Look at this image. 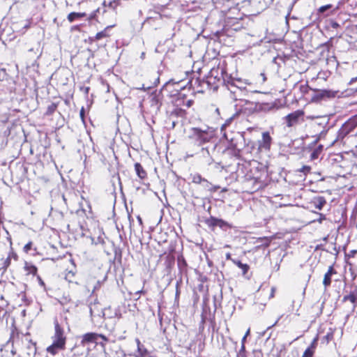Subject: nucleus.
Masks as SVG:
<instances>
[{
  "mask_svg": "<svg viewBox=\"0 0 357 357\" xmlns=\"http://www.w3.org/2000/svg\"><path fill=\"white\" fill-rule=\"evenodd\" d=\"M93 17H94V15H91L89 17V20L93 19Z\"/></svg>",
  "mask_w": 357,
  "mask_h": 357,
  "instance_id": "8fccbe9b",
  "label": "nucleus"
},
{
  "mask_svg": "<svg viewBox=\"0 0 357 357\" xmlns=\"http://www.w3.org/2000/svg\"><path fill=\"white\" fill-rule=\"evenodd\" d=\"M226 258H227V259H231V254H230V253H229V252H228V253H227V254H226Z\"/></svg>",
  "mask_w": 357,
  "mask_h": 357,
  "instance_id": "a18cd8bd",
  "label": "nucleus"
},
{
  "mask_svg": "<svg viewBox=\"0 0 357 357\" xmlns=\"http://www.w3.org/2000/svg\"><path fill=\"white\" fill-rule=\"evenodd\" d=\"M201 185L206 189L211 190V184L206 179L204 178Z\"/></svg>",
  "mask_w": 357,
  "mask_h": 357,
  "instance_id": "cd10ccee",
  "label": "nucleus"
},
{
  "mask_svg": "<svg viewBox=\"0 0 357 357\" xmlns=\"http://www.w3.org/2000/svg\"><path fill=\"white\" fill-rule=\"evenodd\" d=\"M331 8V4L323 6L320 7L319 11L323 13V12L326 11V10H328V9H329Z\"/></svg>",
  "mask_w": 357,
  "mask_h": 357,
  "instance_id": "2f4dec72",
  "label": "nucleus"
},
{
  "mask_svg": "<svg viewBox=\"0 0 357 357\" xmlns=\"http://www.w3.org/2000/svg\"><path fill=\"white\" fill-rule=\"evenodd\" d=\"M24 268L29 274H33V275H36L37 273V270H38L37 268L34 265H33L31 264H28V263L25 264Z\"/></svg>",
  "mask_w": 357,
  "mask_h": 357,
  "instance_id": "a211bd4d",
  "label": "nucleus"
},
{
  "mask_svg": "<svg viewBox=\"0 0 357 357\" xmlns=\"http://www.w3.org/2000/svg\"><path fill=\"white\" fill-rule=\"evenodd\" d=\"M86 15V14L85 13L72 12L68 15L67 19L70 22H73L75 20L85 17Z\"/></svg>",
  "mask_w": 357,
  "mask_h": 357,
  "instance_id": "9d476101",
  "label": "nucleus"
},
{
  "mask_svg": "<svg viewBox=\"0 0 357 357\" xmlns=\"http://www.w3.org/2000/svg\"><path fill=\"white\" fill-rule=\"evenodd\" d=\"M135 169L136 174L140 178H144L146 176V172L144 170L143 167L139 163H136L135 165Z\"/></svg>",
  "mask_w": 357,
  "mask_h": 357,
  "instance_id": "f8f14e48",
  "label": "nucleus"
},
{
  "mask_svg": "<svg viewBox=\"0 0 357 357\" xmlns=\"http://www.w3.org/2000/svg\"><path fill=\"white\" fill-rule=\"evenodd\" d=\"M31 246H32V243L31 242H29L28 243H26L24 247V250L26 252H28L31 248Z\"/></svg>",
  "mask_w": 357,
  "mask_h": 357,
  "instance_id": "7c9ffc66",
  "label": "nucleus"
},
{
  "mask_svg": "<svg viewBox=\"0 0 357 357\" xmlns=\"http://www.w3.org/2000/svg\"><path fill=\"white\" fill-rule=\"evenodd\" d=\"M326 203V199L323 197H317L314 202V206L318 210H321Z\"/></svg>",
  "mask_w": 357,
  "mask_h": 357,
  "instance_id": "ddd939ff",
  "label": "nucleus"
},
{
  "mask_svg": "<svg viewBox=\"0 0 357 357\" xmlns=\"http://www.w3.org/2000/svg\"><path fill=\"white\" fill-rule=\"evenodd\" d=\"M272 144V137L268 132H264L261 135V139L258 141V149L260 151H268L271 149Z\"/></svg>",
  "mask_w": 357,
  "mask_h": 357,
  "instance_id": "20e7f679",
  "label": "nucleus"
},
{
  "mask_svg": "<svg viewBox=\"0 0 357 357\" xmlns=\"http://www.w3.org/2000/svg\"><path fill=\"white\" fill-rule=\"evenodd\" d=\"M311 167L310 166L304 165L303 166L299 172L304 173L305 174H307L310 172Z\"/></svg>",
  "mask_w": 357,
  "mask_h": 357,
  "instance_id": "c85d7f7f",
  "label": "nucleus"
},
{
  "mask_svg": "<svg viewBox=\"0 0 357 357\" xmlns=\"http://www.w3.org/2000/svg\"><path fill=\"white\" fill-rule=\"evenodd\" d=\"M192 104V100H189L186 102V107H191Z\"/></svg>",
  "mask_w": 357,
  "mask_h": 357,
  "instance_id": "58836bf2",
  "label": "nucleus"
},
{
  "mask_svg": "<svg viewBox=\"0 0 357 357\" xmlns=\"http://www.w3.org/2000/svg\"><path fill=\"white\" fill-rule=\"evenodd\" d=\"M246 337L243 336L242 340H241V345H245V342L246 341Z\"/></svg>",
  "mask_w": 357,
  "mask_h": 357,
  "instance_id": "ea45409f",
  "label": "nucleus"
},
{
  "mask_svg": "<svg viewBox=\"0 0 357 357\" xmlns=\"http://www.w3.org/2000/svg\"><path fill=\"white\" fill-rule=\"evenodd\" d=\"M250 82L248 79H242L241 78H232L231 81L228 82V89L231 91V93H235V91H233L231 87H236L238 89L243 90L245 89L247 85H250Z\"/></svg>",
  "mask_w": 357,
  "mask_h": 357,
  "instance_id": "39448f33",
  "label": "nucleus"
},
{
  "mask_svg": "<svg viewBox=\"0 0 357 357\" xmlns=\"http://www.w3.org/2000/svg\"><path fill=\"white\" fill-rule=\"evenodd\" d=\"M12 255L15 257H16V255L14 253H12Z\"/></svg>",
  "mask_w": 357,
  "mask_h": 357,
  "instance_id": "5fc2aeb1",
  "label": "nucleus"
},
{
  "mask_svg": "<svg viewBox=\"0 0 357 357\" xmlns=\"http://www.w3.org/2000/svg\"><path fill=\"white\" fill-rule=\"evenodd\" d=\"M357 126V114L351 117L338 131V138L343 139Z\"/></svg>",
  "mask_w": 357,
  "mask_h": 357,
  "instance_id": "7ed1b4c3",
  "label": "nucleus"
},
{
  "mask_svg": "<svg viewBox=\"0 0 357 357\" xmlns=\"http://www.w3.org/2000/svg\"><path fill=\"white\" fill-rule=\"evenodd\" d=\"M98 334L94 333H88L83 335L82 342H91L97 340Z\"/></svg>",
  "mask_w": 357,
  "mask_h": 357,
  "instance_id": "9b49d317",
  "label": "nucleus"
},
{
  "mask_svg": "<svg viewBox=\"0 0 357 357\" xmlns=\"http://www.w3.org/2000/svg\"><path fill=\"white\" fill-rule=\"evenodd\" d=\"M240 355L245 356V345H241L239 351L238 352Z\"/></svg>",
  "mask_w": 357,
  "mask_h": 357,
  "instance_id": "473e14b6",
  "label": "nucleus"
},
{
  "mask_svg": "<svg viewBox=\"0 0 357 357\" xmlns=\"http://www.w3.org/2000/svg\"><path fill=\"white\" fill-rule=\"evenodd\" d=\"M259 109L261 111H270L271 109H275V105H269V104H261L259 105Z\"/></svg>",
  "mask_w": 357,
  "mask_h": 357,
  "instance_id": "5701e85b",
  "label": "nucleus"
},
{
  "mask_svg": "<svg viewBox=\"0 0 357 357\" xmlns=\"http://www.w3.org/2000/svg\"><path fill=\"white\" fill-rule=\"evenodd\" d=\"M356 80H357V77H354V78H352V79L350 80L349 84H352V83H354V82H356Z\"/></svg>",
  "mask_w": 357,
  "mask_h": 357,
  "instance_id": "79ce46f5",
  "label": "nucleus"
},
{
  "mask_svg": "<svg viewBox=\"0 0 357 357\" xmlns=\"http://www.w3.org/2000/svg\"><path fill=\"white\" fill-rule=\"evenodd\" d=\"M218 220H219L218 218H214V217H211L210 218H208V219H207L206 220V223L209 227H215V226H218Z\"/></svg>",
  "mask_w": 357,
  "mask_h": 357,
  "instance_id": "4be33fe9",
  "label": "nucleus"
},
{
  "mask_svg": "<svg viewBox=\"0 0 357 357\" xmlns=\"http://www.w3.org/2000/svg\"><path fill=\"white\" fill-rule=\"evenodd\" d=\"M89 308L92 321H94L96 317L102 318L105 315V310H106V309L104 310L102 308L100 310L98 309V304L97 303L91 304Z\"/></svg>",
  "mask_w": 357,
  "mask_h": 357,
  "instance_id": "0eeeda50",
  "label": "nucleus"
},
{
  "mask_svg": "<svg viewBox=\"0 0 357 357\" xmlns=\"http://www.w3.org/2000/svg\"><path fill=\"white\" fill-rule=\"evenodd\" d=\"M217 227H219L220 228L222 229H227L228 228H232V226L231 225H230L229 223H228L227 222L222 220V219H219L218 222V226Z\"/></svg>",
  "mask_w": 357,
  "mask_h": 357,
  "instance_id": "6ab92c4d",
  "label": "nucleus"
},
{
  "mask_svg": "<svg viewBox=\"0 0 357 357\" xmlns=\"http://www.w3.org/2000/svg\"><path fill=\"white\" fill-rule=\"evenodd\" d=\"M192 137L199 145L208 142L214 135L213 130L211 128L202 130L198 128H192Z\"/></svg>",
  "mask_w": 357,
  "mask_h": 357,
  "instance_id": "f03ea898",
  "label": "nucleus"
},
{
  "mask_svg": "<svg viewBox=\"0 0 357 357\" xmlns=\"http://www.w3.org/2000/svg\"><path fill=\"white\" fill-rule=\"evenodd\" d=\"M344 301H349L351 303L354 304V307H356V303H357V289L350 292L349 294L346 295L343 298Z\"/></svg>",
  "mask_w": 357,
  "mask_h": 357,
  "instance_id": "6e6552de",
  "label": "nucleus"
},
{
  "mask_svg": "<svg viewBox=\"0 0 357 357\" xmlns=\"http://www.w3.org/2000/svg\"><path fill=\"white\" fill-rule=\"evenodd\" d=\"M314 342L312 343L311 346L309 347L304 352L303 357H312L314 354Z\"/></svg>",
  "mask_w": 357,
  "mask_h": 357,
  "instance_id": "aec40b11",
  "label": "nucleus"
},
{
  "mask_svg": "<svg viewBox=\"0 0 357 357\" xmlns=\"http://www.w3.org/2000/svg\"><path fill=\"white\" fill-rule=\"evenodd\" d=\"M236 357H245V356L240 355V354L238 353Z\"/></svg>",
  "mask_w": 357,
  "mask_h": 357,
  "instance_id": "09e8293b",
  "label": "nucleus"
},
{
  "mask_svg": "<svg viewBox=\"0 0 357 357\" xmlns=\"http://www.w3.org/2000/svg\"><path fill=\"white\" fill-rule=\"evenodd\" d=\"M223 136L227 138V136H226V133L225 132H223Z\"/></svg>",
  "mask_w": 357,
  "mask_h": 357,
  "instance_id": "603ef678",
  "label": "nucleus"
},
{
  "mask_svg": "<svg viewBox=\"0 0 357 357\" xmlns=\"http://www.w3.org/2000/svg\"><path fill=\"white\" fill-rule=\"evenodd\" d=\"M266 174V171L263 169H262V172L260 173V175H253L252 176V178L254 179L255 181V182H258V183H261L263 182L262 181V178H263V176L265 175Z\"/></svg>",
  "mask_w": 357,
  "mask_h": 357,
  "instance_id": "393cba45",
  "label": "nucleus"
},
{
  "mask_svg": "<svg viewBox=\"0 0 357 357\" xmlns=\"http://www.w3.org/2000/svg\"><path fill=\"white\" fill-rule=\"evenodd\" d=\"M326 273H327L328 275H330L331 276H332L333 274L336 273V271L333 268V266H329V268L328 269V271Z\"/></svg>",
  "mask_w": 357,
  "mask_h": 357,
  "instance_id": "c756f323",
  "label": "nucleus"
},
{
  "mask_svg": "<svg viewBox=\"0 0 357 357\" xmlns=\"http://www.w3.org/2000/svg\"><path fill=\"white\" fill-rule=\"evenodd\" d=\"M337 26H339V24L337 22L332 23V27L337 28Z\"/></svg>",
  "mask_w": 357,
  "mask_h": 357,
  "instance_id": "a19ab883",
  "label": "nucleus"
},
{
  "mask_svg": "<svg viewBox=\"0 0 357 357\" xmlns=\"http://www.w3.org/2000/svg\"><path fill=\"white\" fill-rule=\"evenodd\" d=\"M66 337L63 329L58 321L54 322V334L52 336V344L47 348L48 353L52 355L56 354L59 351L63 350L66 346Z\"/></svg>",
  "mask_w": 357,
  "mask_h": 357,
  "instance_id": "f257e3e1",
  "label": "nucleus"
},
{
  "mask_svg": "<svg viewBox=\"0 0 357 357\" xmlns=\"http://www.w3.org/2000/svg\"><path fill=\"white\" fill-rule=\"evenodd\" d=\"M139 219V222H142V220L140 218H138Z\"/></svg>",
  "mask_w": 357,
  "mask_h": 357,
  "instance_id": "864d4df0",
  "label": "nucleus"
},
{
  "mask_svg": "<svg viewBox=\"0 0 357 357\" xmlns=\"http://www.w3.org/2000/svg\"><path fill=\"white\" fill-rule=\"evenodd\" d=\"M98 337L101 338V339H102L103 341H105V342L108 341L107 337L105 335H102V334H98Z\"/></svg>",
  "mask_w": 357,
  "mask_h": 357,
  "instance_id": "f704fd0d",
  "label": "nucleus"
},
{
  "mask_svg": "<svg viewBox=\"0 0 357 357\" xmlns=\"http://www.w3.org/2000/svg\"><path fill=\"white\" fill-rule=\"evenodd\" d=\"M38 279L39 280V283L40 285L43 286L44 285V282L43 281L41 280V278L40 277H38Z\"/></svg>",
  "mask_w": 357,
  "mask_h": 357,
  "instance_id": "c03bdc74",
  "label": "nucleus"
},
{
  "mask_svg": "<svg viewBox=\"0 0 357 357\" xmlns=\"http://www.w3.org/2000/svg\"><path fill=\"white\" fill-rule=\"evenodd\" d=\"M232 261L242 270L243 274H245L248 272L249 269V266L248 264H243L240 261H236L234 259H232Z\"/></svg>",
  "mask_w": 357,
  "mask_h": 357,
  "instance_id": "f3484780",
  "label": "nucleus"
},
{
  "mask_svg": "<svg viewBox=\"0 0 357 357\" xmlns=\"http://www.w3.org/2000/svg\"><path fill=\"white\" fill-rule=\"evenodd\" d=\"M354 154L357 156V146L355 148V150L354 151Z\"/></svg>",
  "mask_w": 357,
  "mask_h": 357,
  "instance_id": "de8ad7c7",
  "label": "nucleus"
},
{
  "mask_svg": "<svg viewBox=\"0 0 357 357\" xmlns=\"http://www.w3.org/2000/svg\"><path fill=\"white\" fill-rule=\"evenodd\" d=\"M212 161L213 160L211 158H210L208 160V165H211L212 163Z\"/></svg>",
  "mask_w": 357,
  "mask_h": 357,
  "instance_id": "49530a36",
  "label": "nucleus"
},
{
  "mask_svg": "<svg viewBox=\"0 0 357 357\" xmlns=\"http://www.w3.org/2000/svg\"><path fill=\"white\" fill-rule=\"evenodd\" d=\"M234 119V116L227 119L221 126V132H223L224 130L231 123Z\"/></svg>",
  "mask_w": 357,
  "mask_h": 357,
  "instance_id": "a878e982",
  "label": "nucleus"
},
{
  "mask_svg": "<svg viewBox=\"0 0 357 357\" xmlns=\"http://www.w3.org/2000/svg\"><path fill=\"white\" fill-rule=\"evenodd\" d=\"M135 342H136L137 346L138 355L141 357H146L147 355L146 349L144 347V346L143 344H141L139 339L137 338L135 340Z\"/></svg>",
  "mask_w": 357,
  "mask_h": 357,
  "instance_id": "1a4fd4ad",
  "label": "nucleus"
},
{
  "mask_svg": "<svg viewBox=\"0 0 357 357\" xmlns=\"http://www.w3.org/2000/svg\"><path fill=\"white\" fill-rule=\"evenodd\" d=\"M204 178L199 174H195L192 175V182L196 184H201Z\"/></svg>",
  "mask_w": 357,
  "mask_h": 357,
  "instance_id": "412c9836",
  "label": "nucleus"
},
{
  "mask_svg": "<svg viewBox=\"0 0 357 357\" xmlns=\"http://www.w3.org/2000/svg\"><path fill=\"white\" fill-rule=\"evenodd\" d=\"M319 218L317 219V221L319 223H321L323 220H326V215L323 213H319Z\"/></svg>",
  "mask_w": 357,
  "mask_h": 357,
  "instance_id": "72a5a7b5",
  "label": "nucleus"
},
{
  "mask_svg": "<svg viewBox=\"0 0 357 357\" xmlns=\"http://www.w3.org/2000/svg\"><path fill=\"white\" fill-rule=\"evenodd\" d=\"M150 103L151 106L153 107L154 109H155L156 111L159 109L160 104L159 102V100L157 96L153 95L151 96Z\"/></svg>",
  "mask_w": 357,
  "mask_h": 357,
  "instance_id": "4468645a",
  "label": "nucleus"
},
{
  "mask_svg": "<svg viewBox=\"0 0 357 357\" xmlns=\"http://www.w3.org/2000/svg\"><path fill=\"white\" fill-rule=\"evenodd\" d=\"M304 115V112L302 110H296L291 114H289L284 117L287 126L290 128L296 125L300 118Z\"/></svg>",
  "mask_w": 357,
  "mask_h": 357,
  "instance_id": "423d86ee",
  "label": "nucleus"
},
{
  "mask_svg": "<svg viewBox=\"0 0 357 357\" xmlns=\"http://www.w3.org/2000/svg\"><path fill=\"white\" fill-rule=\"evenodd\" d=\"M331 277L330 275H328L327 273H325L324 280H323V284L325 287V289H326L328 287H329L331 284Z\"/></svg>",
  "mask_w": 357,
  "mask_h": 357,
  "instance_id": "b1692460",
  "label": "nucleus"
},
{
  "mask_svg": "<svg viewBox=\"0 0 357 357\" xmlns=\"http://www.w3.org/2000/svg\"><path fill=\"white\" fill-rule=\"evenodd\" d=\"M113 26H107L103 31H101L96 33L95 38L96 40H100L103 38H106L109 36V34L107 33V29L112 28Z\"/></svg>",
  "mask_w": 357,
  "mask_h": 357,
  "instance_id": "dca6fc26",
  "label": "nucleus"
},
{
  "mask_svg": "<svg viewBox=\"0 0 357 357\" xmlns=\"http://www.w3.org/2000/svg\"><path fill=\"white\" fill-rule=\"evenodd\" d=\"M79 114H80V117L82 118V119L84 120V107H82L81 109Z\"/></svg>",
  "mask_w": 357,
  "mask_h": 357,
  "instance_id": "4c0bfd02",
  "label": "nucleus"
},
{
  "mask_svg": "<svg viewBox=\"0 0 357 357\" xmlns=\"http://www.w3.org/2000/svg\"><path fill=\"white\" fill-rule=\"evenodd\" d=\"M75 276V273L73 271H70L66 273L65 279L68 280L69 282H73V278Z\"/></svg>",
  "mask_w": 357,
  "mask_h": 357,
  "instance_id": "bb28decb",
  "label": "nucleus"
},
{
  "mask_svg": "<svg viewBox=\"0 0 357 357\" xmlns=\"http://www.w3.org/2000/svg\"><path fill=\"white\" fill-rule=\"evenodd\" d=\"M324 146L322 145H319L311 153L310 159L316 160L319 158L320 153L322 152Z\"/></svg>",
  "mask_w": 357,
  "mask_h": 357,
  "instance_id": "2eb2a0df",
  "label": "nucleus"
},
{
  "mask_svg": "<svg viewBox=\"0 0 357 357\" xmlns=\"http://www.w3.org/2000/svg\"><path fill=\"white\" fill-rule=\"evenodd\" d=\"M116 316L118 317V318H120L121 317V314H118L117 313H116Z\"/></svg>",
  "mask_w": 357,
  "mask_h": 357,
  "instance_id": "3c124183",
  "label": "nucleus"
},
{
  "mask_svg": "<svg viewBox=\"0 0 357 357\" xmlns=\"http://www.w3.org/2000/svg\"><path fill=\"white\" fill-rule=\"evenodd\" d=\"M260 77H261V79H262V83H264L266 81V75L263 73H261L260 74Z\"/></svg>",
  "mask_w": 357,
  "mask_h": 357,
  "instance_id": "c9c22d12",
  "label": "nucleus"
},
{
  "mask_svg": "<svg viewBox=\"0 0 357 357\" xmlns=\"http://www.w3.org/2000/svg\"><path fill=\"white\" fill-rule=\"evenodd\" d=\"M250 329L248 328L245 333V334L244 335L245 337H248L249 335H250Z\"/></svg>",
  "mask_w": 357,
  "mask_h": 357,
  "instance_id": "37998d69",
  "label": "nucleus"
},
{
  "mask_svg": "<svg viewBox=\"0 0 357 357\" xmlns=\"http://www.w3.org/2000/svg\"><path fill=\"white\" fill-rule=\"evenodd\" d=\"M10 256L9 255V256L8 257V258H7V259H6V261H5V266H6V267H7V266H9V264H10Z\"/></svg>",
  "mask_w": 357,
  "mask_h": 357,
  "instance_id": "e433bc0d",
  "label": "nucleus"
}]
</instances>
